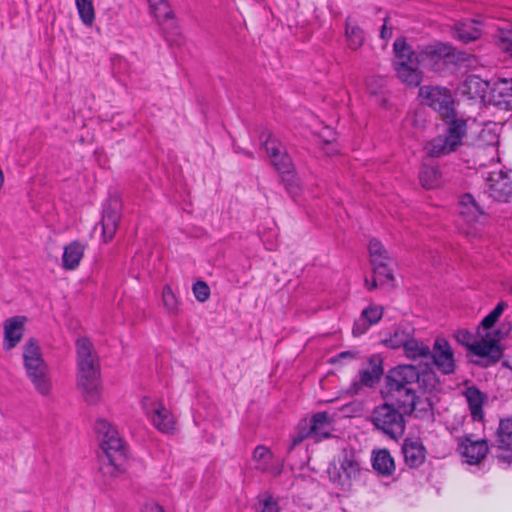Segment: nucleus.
I'll list each match as a JSON object with an SVG mask.
<instances>
[{
	"mask_svg": "<svg viewBox=\"0 0 512 512\" xmlns=\"http://www.w3.org/2000/svg\"><path fill=\"white\" fill-rule=\"evenodd\" d=\"M439 385L435 372L420 370L413 365H399L388 371L382 397L397 405L404 413H414L416 417L431 410V401L426 394Z\"/></svg>",
	"mask_w": 512,
	"mask_h": 512,
	"instance_id": "obj_1",
	"label": "nucleus"
},
{
	"mask_svg": "<svg viewBox=\"0 0 512 512\" xmlns=\"http://www.w3.org/2000/svg\"><path fill=\"white\" fill-rule=\"evenodd\" d=\"M393 49L397 77L403 83L413 87L418 86L422 80V72L419 69L421 65L434 69L441 60L452 54V47L440 42L424 46L419 53H416L402 38L395 40Z\"/></svg>",
	"mask_w": 512,
	"mask_h": 512,
	"instance_id": "obj_2",
	"label": "nucleus"
},
{
	"mask_svg": "<svg viewBox=\"0 0 512 512\" xmlns=\"http://www.w3.org/2000/svg\"><path fill=\"white\" fill-rule=\"evenodd\" d=\"M77 384L82 389L85 399L95 404L100 399V370L98 358L93 345L87 338L76 341Z\"/></svg>",
	"mask_w": 512,
	"mask_h": 512,
	"instance_id": "obj_3",
	"label": "nucleus"
},
{
	"mask_svg": "<svg viewBox=\"0 0 512 512\" xmlns=\"http://www.w3.org/2000/svg\"><path fill=\"white\" fill-rule=\"evenodd\" d=\"M441 119L446 125L445 133L434 137L425 145L426 152L433 157L455 152L463 145L467 135V121L463 117H458L456 111Z\"/></svg>",
	"mask_w": 512,
	"mask_h": 512,
	"instance_id": "obj_4",
	"label": "nucleus"
},
{
	"mask_svg": "<svg viewBox=\"0 0 512 512\" xmlns=\"http://www.w3.org/2000/svg\"><path fill=\"white\" fill-rule=\"evenodd\" d=\"M264 148L270 157L271 163L280 173L287 192L295 197L301 190V181L294 172L290 157L284 152L282 144L273 136L267 135Z\"/></svg>",
	"mask_w": 512,
	"mask_h": 512,
	"instance_id": "obj_5",
	"label": "nucleus"
},
{
	"mask_svg": "<svg viewBox=\"0 0 512 512\" xmlns=\"http://www.w3.org/2000/svg\"><path fill=\"white\" fill-rule=\"evenodd\" d=\"M95 430L101 438V448L111 467L122 472L127 462L126 449L116 428L103 418L97 419Z\"/></svg>",
	"mask_w": 512,
	"mask_h": 512,
	"instance_id": "obj_6",
	"label": "nucleus"
},
{
	"mask_svg": "<svg viewBox=\"0 0 512 512\" xmlns=\"http://www.w3.org/2000/svg\"><path fill=\"white\" fill-rule=\"evenodd\" d=\"M505 335L502 329H494L492 332H486L480 340L471 342V333L467 330H459L456 333V339L474 355L498 360L502 354L499 344Z\"/></svg>",
	"mask_w": 512,
	"mask_h": 512,
	"instance_id": "obj_7",
	"label": "nucleus"
},
{
	"mask_svg": "<svg viewBox=\"0 0 512 512\" xmlns=\"http://www.w3.org/2000/svg\"><path fill=\"white\" fill-rule=\"evenodd\" d=\"M391 402L376 406L371 414L370 421L375 427L391 439L401 438L405 432V420L403 411L394 408Z\"/></svg>",
	"mask_w": 512,
	"mask_h": 512,
	"instance_id": "obj_8",
	"label": "nucleus"
},
{
	"mask_svg": "<svg viewBox=\"0 0 512 512\" xmlns=\"http://www.w3.org/2000/svg\"><path fill=\"white\" fill-rule=\"evenodd\" d=\"M459 205V214L463 221L460 227L461 232L470 239L480 238L488 223V215L471 194L463 195Z\"/></svg>",
	"mask_w": 512,
	"mask_h": 512,
	"instance_id": "obj_9",
	"label": "nucleus"
},
{
	"mask_svg": "<svg viewBox=\"0 0 512 512\" xmlns=\"http://www.w3.org/2000/svg\"><path fill=\"white\" fill-rule=\"evenodd\" d=\"M141 406L152 426L161 433L172 434L176 431V418L157 397L144 396Z\"/></svg>",
	"mask_w": 512,
	"mask_h": 512,
	"instance_id": "obj_10",
	"label": "nucleus"
},
{
	"mask_svg": "<svg viewBox=\"0 0 512 512\" xmlns=\"http://www.w3.org/2000/svg\"><path fill=\"white\" fill-rule=\"evenodd\" d=\"M421 101L436 111L441 118L449 117L455 111V101L449 89L439 86H422L419 89Z\"/></svg>",
	"mask_w": 512,
	"mask_h": 512,
	"instance_id": "obj_11",
	"label": "nucleus"
},
{
	"mask_svg": "<svg viewBox=\"0 0 512 512\" xmlns=\"http://www.w3.org/2000/svg\"><path fill=\"white\" fill-rule=\"evenodd\" d=\"M368 251L374 273L378 277H383L382 282L392 281L393 275L388 267L390 255L384 245L378 239L373 238L369 241Z\"/></svg>",
	"mask_w": 512,
	"mask_h": 512,
	"instance_id": "obj_12",
	"label": "nucleus"
},
{
	"mask_svg": "<svg viewBox=\"0 0 512 512\" xmlns=\"http://www.w3.org/2000/svg\"><path fill=\"white\" fill-rule=\"evenodd\" d=\"M429 355L441 373L446 375L454 373L456 367L454 352L446 339L436 338Z\"/></svg>",
	"mask_w": 512,
	"mask_h": 512,
	"instance_id": "obj_13",
	"label": "nucleus"
},
{
	"mask_svg": "<svg viewBox=\"0 0 512 512\" xmlns=\"http://www.w3.org/2000/svg\"><path fill=\"white\" fill-rule=\"evenodd\" d=\"M487 192L499 202H507L512 197V180L502 170L492 171L486 177Z\"/></svg>",
	"mask_w": 512,
	"mask_h": 512,
	"instance_id": "obj_14",
	"label": "nucleus"
},
{
	"mask_svg": "<svg viewBox=\"0 0 512 512\" xmlns=\"http://www.w3.org/2000/svg\"><path fill=\"white\" fill-rule=\"evenodd\" d=\"M498 145L499 135L496 124L484 126L475 142L478 152H485L491 161L498 160Z\"/></svg>",
	"mask_w": 512,
	"mask_h": 512,
	"instance_id": "obj_15",
	"label": "nucleus"
},
{
	"mask_svg": "<svg viewBox=\"0 0 512 512\" xmlns=\"http://www.w3.org/2000/svg\"><path fill=\"white\" fill-rule=\"evenodd\" d=\"M23 365L27 377L49 368L42 357L40 347L33 339L27 341L23 347Z\"/></svg>",
	"mask_w": 512,
	"mask_h": 512,
	"instance_id": "obj_16",
	"label": "nucleus"
},
{
	"mask_svg": "<svg viewBox=\"0 0 512 512\" xmlns=\"http://www.w3.org/2000/svg\"><path fill=\"white\" fill-rule=\"evenodd\" d=\"M458 450L466 463L475 465L487 455L488 445L485 440H471L469 437H464L459 441Z\"/></svg>",
	"mask_w": 512,
	"mask_h": 512,
	"instance_id": "obj_17",
	"label": "nucleus"
},
{
	"mask_svg": "<svg viewBox=\"0 0 512 512\" xmlns=\"http://www.w3.org/2000/svg\"><path fill=\"white\" fill-rule=\"evenodd\" d=\"M252 461L255 469L262 472L277 475L282 470L281 461L275 458L272 451L264 445H259L254 449Z\"/></svg>",
	"mask_w": 512,
	"mask_h": 512,
	"instance_id": "obj_18",
	"label": "nucleus"
},
{
	"mask_svg": "<svg viewBox=\"0 0 512 512\" xmlns=\"http://www.w3.org/2000/svg\"><path fill=\"white\" fill-rule=\"evenodd\" d=\"M121 218L120 203L118 200H111L107 206L104 207L101 226L102 236L105 242L112 240Z\"/></svg>",
	"mask_w": 512,
	"mask_h": 512,
	"instance_id": "obj_19",
	"label": "nucleus"
},
{
	"mask_svg": "<svg viewBox=\"0 0 512 512\" xmlns=\"http://www.w3.org/2000/svg\"><path fill=\"white\" fill-rule=\"evenodd\" d=\"M26 317L14 316L4 322V342L5 350H11L22 339Z\"/></svg>",
	"mask_w": 512,
	"mask_h": 512,
	"instance_id": "obj_20",
	"label": "nucleus"
},
{
	"mask_svg": "<svg viewBox=\"0 0 512 512\" xmlns=\"http://www.w3.org/2000/svg\"><path fill=\"white\" fill-rule=\"evenodd\" d=\"M332 429L331 419L326 412H318L307 421V431L315 441L329 438Z\"/></svg>",
	"mask_w": 512,
	"mask_h": 512,
	"instance_id": "obj_21",
	"label": "nucleus"
},
{
	"mask_svg": "<svg viewBox=\"0 0 512 512\" xmlns=\"http://www.w3.org/2000/svg\"><path fill=\"white\" fill-rule=\"evenodd\" d=\"M383 316V308L378 305H370L365 308L360 317L355 321L353 334L359 336L364 334L370 326L376 324Z\"/></svg>",
	"mask_w": 512,
	"mask_h": 512,
	"instance_id": "obj_22",
	"label": "nucleus"
},
{
	"mask_svg": "<svg viewBox=\"0 0 512 512\" xmlns=\"http://www.w3.org/2000/svg\"><path fill=\"white\" fill-rule=\"evenodd\" d=\"M383 374V368L381 366V360L373 356L369 360V368L362 369L359 372V382H354L355 392L358 391L359 385L365 387H373L380 379Z\"/></svg>",
	"mask_w": 512,
	"mask_h": 512,
	"instance_id": "obj_23",
	"label": "nucleus"
},
{
	"mask_svg": "<svg viewBox=\"0 0 512 512\" xmlns=\"http://www.w3.org/2000/svg\"><path fill=\"white\" fill-rule=\"evenodd\" d=\"M402 453L406 465L411 468L419 467L425 460V448L415 440H405Z\"/></svg>",
	"mask_w": 512,
	"mask_h": 512,
	"instance_id": "obj_24",
	"label": "nucleus"
},
{
	"mask_svg": "<svg viewBox=\"0 0 512 512\" xmlns=\"http://www.w3.org/2000/svg\"><path fill=\"white\" fill-rule=\"evenodd\" d=\"M85 245L80 241H73L64 247L62 266L66 270L76 269L84 256Z\"/></svg>",
	"mask_w": 512,
	"mask_h": 512,
	"instance_id": "obj_25",
	"label": "nucleus"
},
{
	"mask_svg": "<svg viewBox=\"0 0 512 512\" xmlns=\"http://www.w3.org/2000/svg\"><path fill=\"white\" fill-rule=\"evenodd\" d=\"M464 396L469 406L471 416L474 421H480L484 417L483 404L486 400L485 394H483L475 386H470L464 391Z\"/></svg>",
	"mask_w": 512,
	"mask_h": 512,
	"instance_id": "obj_26",
	"label": "nucleus"
},
{
	"mask_svg": "<svg viewBox=\"0 0 512 512\" xmlns=\"http://www.w3.org/2000/svg\"><path fill=\"white\" fill-rule=\"evenodd\" d=\"M481 35V29L478 22L467 20L455 25L453 37L463 43H469L478 39Z\"/></svg>",
	"mask_w": 512,
	"mask_h": 512,
	"instance_id": "obj_27",
	"label": "nucleus"
},
{
	"mask_svg": "<svg viewBox=\"0 0 512 512\" xmlns=\"http://www.w3.org/2000/svg\"><path fill=\"white\" fill-rule=\"evenodd\" d=\"M34 390L43 397H50L53 391V383L49 368L27 377Z\"/></svg>",
	"mask_w": 512,
	"mask_h": 512,
	"instance_id": "obj_28",
	"label": "nucleus"
},
{
	"mask_svg": "<svg viewBox=\"0 0 512 512\" xmlns=\"http://www.w3.org/2000/svg\"><path fill=\"white\" fill-rule=\"evenodd\" d=\"M372 466L379 474L390 476L395 470V464L389 451L386 449L373 453Z\"/></svg>",
	"mask_w": 512,
	"mask_h": 512,
	"instance_id": "obj_29",
	"label": "nucleus"
},
{
	"mask_svg": "<svg viewBox=\"0 0 512 512\" xmlns=\"http://www.w3.org/2000/svg\"><path fill=\"white\" fill-rule=\"evenodd\" d=\"M161 301L167 314L177 316L181 312V300L170 285H165L161 292Z\"/></svg>",
	"mask_w": 512,
	"mask_h": 512,
	"instance_id": "obj_30",
	"label": "nucleus"
},
{
	"mask_svg": "<svg viewBox=\"0 0 512 512\" xmlns=\"http://www.w3.org/2000/svg\"><path fill=\"white\" fill-rule=\"evenodd\" d=\"M486 83H484L478 76L472 75L467 77L459 87V91L469 98L482 97L485 92Z\"/></svg>",
	"mask_w": 512,
	"mask_h": 512,
	"instance_id": "obj_31",
	"label": "nucleus"
},
{
	"mask_svg": "<svg viewBox=\"0 0 512 512\" xmlns=\"http://www.w3.org/2000/svg\"><path fill=\"white\" fill-rule=\"evenodd\" d=\"M506 308L507 304L504 301H500L495 308L482 319L477 329L479 337L485 335L486 332H491L490 329L493 328Z\"/></svg>",
	"mask_w": 512,
	"mask_h": 512,
	"instance_id": "obj_32",
	"label": "nucleus"
},
{
	"mask_svg": "<svg viewBox=\"0 0 512 512\" xmlns=\"http://www.w3.org/2000/svg\"><path fill=\"white\" fill-rule=\"evenodd\" d=\"M151 15L159 24L172 19L173 13L167 0H147Z\"/></svg>",
	"mask_w": 512,
	"mask_h": 512,
	"instance_id": "obj_33",
	"label": "nucleus"
},
{
	"mask_svg": "<svg viewBox=\"0 0 512 512\" xmlns=\"http://www.w3.org/2000/svg\"><path fill=\"white\" fill-rule=\"evenodd\" d=\"M440 173L434 166L423 164L419 172L421 185L426 189H433L440 185Z\"/></svg>",
	"mask_w": 512,
	"mask_h": 512,
	"instance_id": "obj_34",
	"label": "nucleus"
},
{
	"mask_svg": "<svg viewBox=\"0 0 512 512\" xmlns=\"http://www.w3.org/2000/svg\"><path fill=\"white\" fill-rule=\"evenodd\" d=\"M405 355L410 359H417L426 357L430 354V349L423 342L416 340L410 336L405 343L404 347Z\"/></svg>",
	"mask_w": 512,
	"mask_h": 512,
	"instance_id": "obj_35",
	"label": "nucleus"
},
{
	"mask_svg": "<svg viewBox=\"0 0 512 512\" xmlns=\"http://www.w3.org/2000/svg\"><path fill=\"white\" fill-rule=\"evenodd\" d=\"M75 5L82 23L91 27L95 21V9L92 0H75Z\"/></svg>",
	"mask_w": 512,
	"mask_h": 512,
	"instance_id": "obj_36",
	"label": "nucleus"
},
{
	"mask_svg": "<svg viewBox=\"0 0 512 512\" xmlns=\"http://www.w3.org/2000/svg\"><path fill=\"white\" fill-rule=\"evenodd\" d=\"M495 93L499 97V103H503L506 108L512 109V78L500 79L495 85Z\"/></svg>",
	"mask_w": 512,
	"mask_h": 512,
	"instance_id": "obj_37",
	"label": "nucleus"
},
{
	"mask_svg": "<svg viewBox=\"0 0 512 512\" xmlns=\"http://www.w3.org/2000/svg\"><path fill=\"white\" fill-rule=\"evenodd\" d=\"M410 336V331L401 328H396L393 334L390 335L388 338L383 339L382 342L385 346L392 349H397L400 347L403 348Z\"/></svg>",
	"mask_w": 512,
	"mask_h": 512,
	"instance_id": "obj_38",
	"label": "nucleus"
},
{
	"mask_svg": "<svg viewBox=\"0 0 512 512\" xmlns=\"http://www.w3.org/2000/svg\"><path fill=\"white\" fill-rule=\"evenodd\" d=\"M499 444L506 447L512 446V418L502 419L498 428Z\"/></svg>",
	"mask_w": 512,
	"mask_h": 512,
	"instance_id": "obj_39",
	"label": "nucleus"
},
{
	"mask_svg": "<svg viewBox=\"0 0 512 512\" xmlns=\"http://www.w3.org/2000/svg\"><path fill=\"white\" fill-rule=\"evenodd\" d=\"M346 37L349 47L353 50L358 49L363 44V31L358 26L351 25L349 22L346 26Z\"/></svg>",
	"mask_w": 512,
	"mask_h": 512,
	"instance_id": "obj_40",
	"label": "nucleus"
},
{
	"mask_svg": "<svg viewBox=\"0 0 512 512\" xmlns=\"http://www.w3.org/2000/svg\"><path fill=\"white\" fill-rule=\"evenodd\" d=\"M278 230L274 223H271L266 230L261 232V241L265 248L269 251H273L277 247Z\"/></svg>",
	"mask_w": 512,
	"mask_h": 512,
	"instance_id": "obj_41",
	"label": "nucleus"
},
{
	"mask_svg": "<svg viewBox=\"0 0 512 512\" xmlns=\"http://www.w3.org/2000/svg\"><path fill=\"white\" fill-rule=\"evenodd\" d=\"M340 469L346 478H355L359 473V463L352 457L345 455L340 462Z\"/></svg>",
	"mask_w": 512,
	"mask_h": 512,
	"instance_id": "obj_42",
	"label": "nucleus"
},
{
	"mask_svg": "<svg viewBox=\"0 0 512 512\" xmlns=\"http://www.w3.org/2000/svg\"><path fill=\"white\" fill-rule=\"evenodd\" d=\"M323 132H324V135H320V141L323 143L322 149H323L324 153H326L327 155H334V154L338 153V151H339L338 144L334 140L326 138V136L327 137L332 136L333 131L331 129H329L328 127H325Z\"/></svg>",
	"mask_w": 512,
	"mask_h": 512,
	"instance_id": "obj_43",
	"label": "nucleus"
},
{
	"mask_svg": "<svg viewBox=\"0 0 512 512\" xmlns=\"http://www.w3.org/2000/svg\"><path fill=\"white\" fill-rule=\"evenodd\" d=\"M311 438L307 431V420H303L298 425L296 434L292 437L291 443L288 447V451H291L296 446L301 444L305 439Z\"/></svg>",
	"mask_w": 512,
	"mask_h": 512,
	"instance_id": "obj_44",
	"label": "nucleus"
},
{
	"mask_svg": "<svg viewBox=\"0 0 512 512\" xmlns=\"http://www.w3.org/2000/svg\"><path fill=\"white\" fill-rule=\"evenodd\" d=\"M311 438L307 431V420H303L298 425L296 434L292 437L291 443L288 447V451H291L296 446L301 444L305 439Z\"/></svg>",
	"mask_w": 512,
	"mask_h": 512,
	"instance_id": "obj_45",
	"label": "nucleus"
},
{
	"mask_svg": "<svg viewBox=\"0 0 512 512\" xmlns=\"http://www.w3.org/2000/svg\"><path fill=\"white\" fill-rule=\"evenodd\" d=\"M192 291L195 296V298L199 302H205L210 297V288L208 284L204 281H197L192 286Z\"/></svg>",
	"mask_w": 512,
	"mask_h": 512,
	"instance_id": "obj_46",
	"label": "nucleus"
},
{
	"mask_svg": "<svg viewBox=\"0 0 512 512\" xmlns=\"http://www.w3.org/2000/svg\"><path fill=\"white\" fill-rule=\"evenodd\" d=\"M256 512H279V507L271 496H263L259 499V506Z\"/></svg>",
	"mask_w": 512,
	"mask_h": 512,
	"instance_id": "obj_47",
	"label": "nucleus"
},
{
	"mask_svg": "<svg viewBox=\"0 0 512 512\" xmlns=\"http://www.w3.org/2000/svg\"><path fill=\"white\" fill-rule=\"evenodd\" d=\"M499 449L502 452L497 455L498 460L503 463H506L508 465L511 464L512 463V446L506 447L502 444H499Z\"/></svg>",
	"mask_w": 512,
	"mask_h": 512,
	"instance_id": "obj_48",
	"label": "nucleus"
},
{
	"mask_svg": "<svg viewBox=\"0 0 512 512\" xmlns=\"http://www.w3.org/2000/svg\"><path fill=\"white\" fill-rule=\"evenodd\" d=\"M142 512H165V511L159 504H157L153 501H150V502H147L143 506Z\"/></svg>",
	"mask_w": 512,
	"mask_h": 512,
	"instance_id": "obj_49",
	"label": "nucleus"
},
{
	"mask_svg": "<svg viewBox=\"0 0 512 512\" xmlns=\"http://www.w3.org/2000/svg\"><path fill=\"white\" fill-rule=\"evenodd\" d=\"M380 36L382 39H390L392 37V28L388 27L387 21L382 26Z\"/></svg>",
	"mask_w": 512,
	"mask_h": 512,
	"instance_id": "obj_50",
	"label": "nucleus"
},
{
	"mask_svg": "<svg viewBox=\"0 0 512 512\" xmlns=\"http://www.w3.org/2000/svg\"><path fill=\"white\" fill-rule=\"evenodd\" d=\"M501 49L512 56V40L503 41Z\"/></svg>",
	"mask_w": 512,
	"mask_h": 512,
	"instance_id": "obj_51",
	"label": "nucleus"
},
{
	"mask_svg": "<svg viewBox=\"0 0 512 512\" xmlns=\"http://www.w3.org/2000/svg\"><path fill=\"white\" fill-rule=\"evenodd\" d=\"M353 356H354L353 353L350 351L341 352L335 357L334 362H336L342 358H352Z\"/></svg>",
	"mask_w": 512,
	"mask_h": 512,
	"instance_id": "obj_52",
	"label": "nucleus"
},
{
	"mask_svg": "<svg viewBox=\"0 0 512 512\" xmlns=\"http://www.w3.org/2000/svg\"><path fill=\"white\" fill-rule=\"evenodd\" d=\"M365 286L368 290H373L377 287V282L373 279L371 282L368 279H365Z\"/></svg>",
	"mask_w": 512,
	"mask_h": 512,
	"instance_id": "obj_53",
	"label": "nucleus"
},
{
	"mask_svg": "<svg viewBox=\"0 0 512 512\" xmlns=\"http://www.w3.org/2000/svg\"><path fill=\"white\" fill-rule=\"evenodd\" d=\"M245 154H246L247 156H249V157H252V156H253L251 152H245Z\"/></svg>",
	"mask_w": 512,
	"mask_h": 512,
	"instance_id": "obj_54",
	"label": "nucleus"
}]
</instances>
